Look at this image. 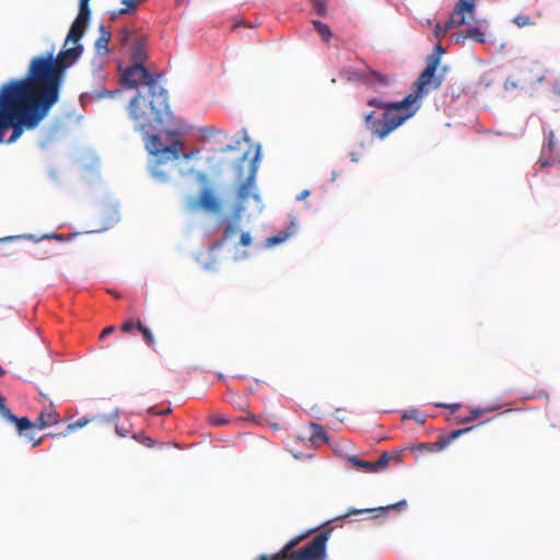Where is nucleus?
<instances>
[{"instance_id": "obj_42", "label": "nucleus", "mask_w": 560, "mask_h": 560, "mask_svg": "<svg viewBox=\"0 0 560 560\" xmlns=\"http://www.w3.org/2000/svg\"><path fill=\"white\" fill-rule=\"evenodd\" d=\"M310 196V190L304 189L300 192V195L296 197L298 200H304Z\"/></svg>"}, {"instance_id": "obj_33", "label": "nucleus", "mask_w": 560, "mask_h": 560, "mask_svg": "<svg viewBox=\"0 0 560 560\" xmlns=\"http://www.w3.org/2000/svg\"><path fill=\"white\" fill-rule=\"evenodd\" d=\"M514 22L518 25V26H526V25H529L532 22H530V18L527 16V15H518L514 19Z\"/></svg>"}, {"instance_id": "obj_12", "label": "nucleus", "mask_w": 560, "mask_h": 560, "mask_svg": "<svg viewBox=\"0 0 560 560\" xmlns=\"http://www.w3.org/2000/svg\"><path fill=\"white\" fill-rule=\"evenodd\" d=\"M147 37L143 35H136L131 47L132 62L143 63L147 59L145 52Z\"/></svg>"}, {"instance_id": "obj_29", "label": "nucleus", "mask_w": 560, "mask_h": 560, "mask_svg": "<svg viewBox=\"0 0 560 560\" xmlns=\"http://www.w3.org/2000/svg\"><path fill=\"white\" fill-rule=\"evenodd\" d=\"M313 7L319 15H325L327 12L326 0H313Z\"/></svg>"}, {"instance_id": "obj_60", "label": "nucleus", "mask_w": 560, "mask_h": 560, "mask_svg": "<svg viewBox=\"0 0 560 560\" xmlns=\"http://www.w3.org/2000/svg\"><path fill=\"white\" fill-rule=\"evenodd\" d=\"M113 294H114V296H115V298H117V299H118V298H120V295H119V294H117V293H113Z\"/></svg>"}, {"instance_id": "obj_57", "label": "nucleus", "mask_w": 560, "mask_h": 560, "mask_svg": "<svg viewBox=\"0 0 560 560\" xmlns=\"http://www.w3.org/2000/svg\"><path fill=\"white\" fill-rule=\"evenodd\" d=\"M5 374V371L0 366V377Z\"/></svg>"}, {"instance_id": "obj_11", "label": "nucleus", "mask_w": 560, "mask_h": 560, "mask_svg": "<svg viewBox=\"0 0 560 560\" xmlns=\"http://www.w3.org/2000/svg\"><path fill=\"white\" fill-rule=\"evenodd\" d=\"M471 430H472L471 427L454 430L450 434L441 436L438 441H435L433 443H420L418 445V450H424V451L434 452V453L441 452L447 445H450L455 439L459 438L460 435H463Z\"/></svg>"}, {"instance_id": "obj_44", "label": "nucleus", "mask_w": 560, "mask_h": 560, "mask_svg": "<svg viewBox=\"0 0 560 560\" xmlns=\"http://www.w3.org/2000/svg\"><path fill=\"white\" fill-rule=\"evenodd\" d=\"M457 421H458L459 423H466V422L472 421V418H471V416H470V415H469V416H467V417H457Z\"/></svg>"}, {"instance_id": "obj_18", "label": "nucleus", "mask_w": 560, "mask_h": 560, "mask_svg": "<svg viewBox=\"0 0 560 560\" xmlns=\"http://www.w3.org/2000/svg\"><path fill=\"white\" fill-rule=\"evenodd\" d=\"M310 430H311L310 439L314 444L318 443V442L327 441L326 432L322 425H319L317 423H311Z\"/></svg>"}, {"instance_id": "obj_56", "label": "nucleus", "mask_w": 560, "mask_h": 560, "mask_svg": "<svg viewBox=\"0 0 560 560\" xmlns=\"http://www.w3.org/2000/svg\"><path fill=\"white\" fill-rule=\"evenodd\" d=\"M116 432L120 436H125V433H122V430H120L118 427H116Z\"/></svg>"}, {"instance_id": "obj_17", "label": "nucleus", "mask_w": 560, "mask_h": 560, "mask_svg": "<svg viewBox=\"0 0 560 560\" xmlns=\"http://www.w3.org/2000/svg\"><path fill=\"white\" fill-rule=\"evenodd\" d=\"M349 462L358 469H362L365 472H377L375 462H369L358 458L357 456L349 457Z\"/></svg>"}, {"instance_id": "obj_20", "label": "nucleus", "mask_w": 560, "mask_h": 560, "mask_svg": "<svg viewBox=\"0 0 560 560\" xmlns=\"http://www.w3.org/2000/svg\"><path fill=\"white\" fill-rule=\"evenodd\" d=\"M141 332L143 340L147 346L153 348L155 346V339L149 327L144 326L141 320H138V329Z\"/></svg>"}, {"instance_id": "obj_32", "label": "nucleus", "mask_w": 560, "mask_h": 560, "mask_svg": "<svg viewBox=\"0 0 560 560\" xmlns=\"http://www.w3.org/2000/svg\"><path fill=\"white\" fill-rule=\"evenodd\" d=\"M200 131L203 137H210V136H213V135L220 132V130L218 128H215L214 126H205L200 129Z\"/></svg>"}, {"instance_id": "obj_10", "label": "nucleus", "mask_w": 560, "mask_h": 560, "mask_svg": "<svg viewBox=\"0 0 560 560\" xmlns=\"http://www.w3.org/2000/svg\"><path fill=\"white\" fill-rule=\"evenodd\" d=\"M476 0H458L453 12L450 14L448 26L456 27L466 22V15L474 16Z\"/></svg>"}, {"instance_id": "obj_3", "label": "nucleus", "mask_w": 560, "mask_h": 560, "mask_svg": "<svg viewBox=\"0 0 560 560\" xmlns=\"http://www.w3.org/2000/svg\"><path fill=\"white\" fill-rule=\"evenodd\" d=\"M124 83L130 89L148 88L147 93L137 92L129 103V116L135 128L142 133L154 129L170 115L166 90L160 84L162 73L150 72L143 63L132 62L121 73Z\"/></svg>"}, {"instance_id": "obj_54", "label": "nucleus", "mask_w": 560, "mask_h": 560, "mask_svg": "<svg viewBox=\"0 0 560 560\" xmlns=\"http://www.w3.org/2000/svg\"><path fill=\"white\" fill-rule=\"evenodd\" d=\"M171 411H172L171 408H166V409H164V410H162L160 412H156V415H159V416H166V415L171 413Z\"/></svg>"}, {"instance_id": "obj_13", "label": "nucleus", "mask_w": 560, "mask_h": 560, "mask_svg": "<svg viewBox=\"0 0 560 560\" xmlns=\"http://www.w3.org/2000/svg\"><path fill=\"white\" fill-rule=\"evenodd\" d=\"M452 38L456 44L460 43L462 40H465L466 38H471L478 43H485L486 40L485 33L478 27H471L466 32L458 31L455 34H453Z\"/></svg>"}, {"instance_id": "obj_46", "label": "nucleus", "mask_w": 560, "mask_h": 560, "mask_svg": "<svg viewBox=\"0 0 560 560\" xmlns=\"http://www.w3.org/2000/svg\"><path fill=\"white\" fill-rule=\"evenodd\" d=\"M27 438H28V439H30V441L32 442V446H33V447H35V446H37V445H39V444H40V442H42V439H37V440H35L32 435H27Z\"/></svg>"}, {"instance_id": "obj_21", "label": "nucleus", "mask_w": 560, "mask_h": 560, "mask_svg": "<svg viewBox=\"0 0 560 560\" xmlns=\"http://www.w3.org/2000/svg\"><path fill=\"white\" fill-rule=\"evenodd\" d=\"M313 25L315 27V30L317 31V33L322 36V38L325 40V42H329L330 37H331V31L329 28V26L320 21H313Z\"/></svg>"}, {"instance_id": "obj_49", "label": "nucleus", "mask_w": 560, "mask_h": 560, "mask_svg": "<svg viewBox=\"0 0 560 560\" xmlns=\"http://www.w3.org/2000/svg\"><path fill=\"white\" fill-rule=\"evenodd\" d=\"M8 407L4 405V398L0 395V415L7 409Z\"/></svg>"}, {"instance_id": "obj_51", "label": "nucleus", "mask_w": 560, "mask_h": 560, "mask_svg": "<svg viewBox=\"0 0 560 560\" xmlns=\"http://www.w3.org/2000/svg\"><path fill=\"white\" fill-rule=\"evenodd\" d=\"M106 94H109V92L105 89H103L101 92H97L95 95L96 97L101 98L103 96H105Z\"/></svg>"}, {"instance_id": "obj_5", "label": "nucleus", "mask_w": 560, "mask_h": 560, "mask_svg": "<svg viewBox=\"0 0 560 560\" xmlns=\"http://www.w3.org/2000/svg\"><path fill=\"white\" fill-rule=\"evenodd\" d=\"M38 126L22 103L18 85L4 82L0 86V144L16 142L25 131Z\"/></svg>"}, {"instance_id": "obj_4", "label": "nucleus", "mask_w": 560, "mask_h": 560, "mask_svg": "<svg viewBox=\"0 0 560 560\" xmlns=\"http://www.w3.org/2000/svg\"><path fill=\"white\" fill-rule=\"evenodd\" d=\"M150 130L143 136L145 149L154 158L150 164L151 176L160 184H168L178 171L176 161L180 156L190 160L195 152H183L184 142L176 131H167V142H163L159 135H149Z\"/></svg>"}, {"instance_id": "obj_58", "label": "nucleus", "mask_w": 560, "mask_h": 560, "mask_svg": "<svg viewBox=\"0 0 560 560\" xmlns=\"http://www.w3.org/2000/svg\"><path fill=\"white\" fill-rule=\"evenodd\" d=\"M232 149H233L232 145H228L223 151H230Z\"/></svg>"}, {"instance_id": "obj_22", "label": "nucleus", "mask_w": 560, "mask_h": 560, "mask_svg": "<svg viewBox=\"0 0 560 560\" xmlns=\"http://www.w3.org/2000/svg\"><path fill=\"white\" fill-rule=\"evenodd\" d=\"M91 422V420L86 417H83V418H80L73 422H70L67 428H66V434H69L75 430H79V429H82L83 427H85L86 424H89Z\"/></svg>"}, {"instance_id": "obj_39", "label": "nucleus", "mask_w": 560, "mask_h": 560, "mask_svg": "<svg viewBox=\"0 0 560 560\" xmlns=\"http://www.w3.org/2000/svg\"><path fill=\"white\" fill-rule=\"evenodd\" d=\"M115 330V327L114 326H107L105 327L102 332H101V336L100 338L101 339H104L105 337L109 336L110 334H113Z\"/></svg>"}, {"instance_id": "obj_53", "label": "nucleus", "mask_w": 560, "mask_h": 560, "mask_svg": "<svg viewBox=\"0 0 560 560\" xmlns=\"http://www.w3.org/2000/svg\"><path fill=\"white\" fill-rule=\"evenodd\" d=\"M446 407L448 409H451L452 412H455L459 408V405L458 404H453V405H447Z\"/></svg>"}, {"instance_id": "obj_59", "label": "nucleus", "mask_w": 560, "mask_h": 560, "mask_svg": "<svg viewBox=\"0 0 560 560\" xmlns=\"http://www.w3.org/2000/svg\"><path fill=\"white\" fill-rule=\"evenodd\" d=\"M244 140L245 141H249V138H248V136L246 133H245Z\"/></svg>"}, {"instance_id": "obj_7", "label": "nucleus", "mask_w": 560, "mask_h": 560, "mask_svg": "<svg viewBox=\"0 0 560 560\" xmlns=\"http://www.w3.org/2000/svg\"><path fill=\"white\" fill-rule=\"evenodd\" d=\"M339 77L342 80L354 83H363L374 90L378 86H386L389 78L376 70L366 67L365 70H357L353 67H345L340 70Z\"/></svg>"}, {"instance_id": "obj_16", "label": "nucleus", "mask_w": 560, "mask_h": 560, "mask_svg": "<svg viewBox=\"0 0 560 560\" xmlns=\"http://www.w3.org/2000/svg\"><path fill=\"white\" fill-rule=\"evenodd\" d=\"M33 258L37 260H45L58 255L52 246L49 245H37L31 252Z\"/></svg>"}, {"instance_id": "obj_48", "label": "nucleus", "mask_w": 560, "mask_h": 560, "mask_svg": "<svg viewBox=\"0 0 560 560\" xmlns=\"http://www.w3.org/2000/svg\"><path fill=\"white\" fill-rule=\"evenodd\" d=\"M129 35H130V34H129V32H128V31H124V32H122V37H121V43H122V44H126V43H127V40L129 39Z\"/></svg>"}, {"instance_id": "obj_38", "label": "nucleus", "mask_w": 560, "mask_h": 560, "mask_svg": "<svg viewBox=\"0 0 560 560\" xmlns=\"http://www.w3.org/2000/svg\"><path fill=\"white\" fill-rule=\"evenodd\" d=\"M133 438L138 441H140L141 443L145 444L147 446H152L153 445V442H152V439L149 438V436H138L137 434L133 435Z\"/></svg>"}, {"instance_id": "obj_30", "label": "nucleus", "mask_w": 560, "mask_h": 560, "mask_svg": "<svg viewBox=\"0 0 560 560\" xmlns=\"http://www.w3.org/2000/svg\"><path fill=\"white\" fill-rule=\"evenodd\" d=\"M236 232L237 228L234 223L228 224L223 233L224 240L232 238L236 234Z\"/></svg>"}, {"instance_id": "obj_35", "label": "nucleus", "mask_w": 560, "mask_h": 560, "mask_svg": "<svg viewBox=\"0 0 560 560\" xmlns=\"http://www.w3.org/2000/svg\"><path fill=\"white\" fill-rule=\"evenodd\" d=\"M49 427L48 422L44 419V417L39 413L36 421L33 422V428L44 429Z\"/></svg>"}, {"instance_id": "obj_24", "label": "nucleus", "mask_w": 560, "mask_h": 560, "mask_svg": "<svg viewBox=\"0 0 560 560\" xmlns=\"http://www.w3.org/2000/svg\"><path fill=\"white\" fill-rule=\"evenodd\" d=\"M138 320L135 318L126 319L120 326V330L126 334H130L133 329H138Z\"/></svg>"}, {"instance_id": "obj_34", "label": "nucleus", "mask_w": 560, "mask_h": 560, "mask_svg": "<svg viewBox=\"0 0 560 560\" xmlns=\"http://www.w3.org/2000/svg\"><path fill=\"white\" fill-rule=\"evenodd\" d=\"M49 427L48 422L44 419V417L39 413L36 421L33 422V428L44 429Z\"/></svg>"}, {"instance_id": "obj_9", "label": "nucleus", "mask_w": 560, "mask_h": 560, "mask_svg": "<svg viewBox=\"0 0 560 560\" xmlns=\"http://www.w3.org/2000/svg\"><path fill=\"white\" fill-rule=\"evenodd\" d=\"M188 208L191 210L200 208L208 212L218 213L221 211L222 202L215 189L211 186H206L200 190L197 200L189 201Z\"/></svg>"}, {"instance_id": "obj_40", "label": "nucleus", "mask_w": 560, "mask_h": 560, "mask_svg": "<svg viewBox=\"0 0 560 560\" xmlns=\"http://www.w3.org/2000/svg\"><path fill=\"white\" fill-rule=\"evenodd\" d=\"M228 422H229L228 420H225L224 418L218 417V416L212 418V423L215 424V425H222V424H225Z\"/></svg>"}, {"instance_id": "obj_2", "label": "nucleus", "mask_w": 560, "mask_h": 560, "mask_svg": "<svg viewBox=\"0 0 560 560\" xmlns=\"http://www.w3.org/2000/svg\"><path fill=\"white\" fill-rule=\"evenodd\" d=\"M440 63L439 55H430L427 66L420 73L409 93L400 102H383L376 97L368 101V105L383 110L382 119L375 118V112L365 115L366 129L380 139H385L392 131L401 126L419 109L417 102L427 95L430 90L439 89L442 79L435 75Z\"/></svg>"}, {"instance_id": "obj_27", "label": "nucleus", "mask_w": 560, "mask_h": 560, "mask_svg": "<svg viewBox=\"0 0 560 560\" xmlns=\"http://www.w3.org/2000/svg\"><path fill=\"white\" fill-rule=\"evenodd\" d=\"M392 458L390 454L387 453V452H384L377 460H375V465H376V468H377V472L382 469H384L385 467H387L388 463H389V459Z\"/></svg>"}, {"instance_id": "obj_52", "label": "nucleus", "mask_w": 560, "mask_h": 560, "mask_svg": "<svg viewBox=\"0 0 560 560\" xmlns=\"http://www.w3.org/2000/svg\"><path fill=\"white\" fill-rule=\"evenodd\" d=\"M406 504V501L398 502L397 504L388 505L386 509H395Z\"/></svg>"}, {"instance_id": "obj_14", "label": "nucleus", "mask_w": 560, "mask_h": 560, "mask_svg": "<svg viewBox=\"0 0 560 560\" xmlns=\"http://www.w3.org/2000/svg\"><path fill=\"white\" fill-rule=\"evenodd\" d=\"M1 416L9 422L14 423L20 433L33 428V422L27 417L18 418L9 408L4 409Z\"/></svg>"}, {"instance_id": "obj_6", "label": "nucleus", "mask_w": 560, "mask_h": 560, "mask_svg": "<svg viewBox=\"0 0 560 560\" xmlns=\"http://www.w3.org/2000/svg\"><path fill=\"white\" fill-rule=\"evenodd\" d=\"M331 528L319 532L308 544L301 548H293L291 560H326L327 541L331 535Z\"/></svg>"}, {"instance_id": "obj_23", "label": "nucleus", "mask_w": 560, "mask_h": 560, "mask_svg": "<svg viewBox=\"0 0 560 560\" xmlns=\"http://www.w3.org/2000/svg\"><path fill=\"white\" fill-rule=\"evenodd\" d=\"M402 419H412L419 424H423L425 422L424 416H422L417 409L407 410L402 415Z\"/></svg>"}, {"instance_id": "obj_47", "label": "nucleus", "mask_w": 560, "mask_h": 560, "mask_svg": "<svg viewBox=\"0 0 560 560\" xmlns=\"http://www.w3.org/2000/svg\"><path fill=\"white\" fill-rule=\"evenodd\" d=\"M548 148H549V151H552V150H553V148H555V141H553V135H552V132L550 133V137H549Z\"/></svg>"}, {"instance_id": "obj_26", "label": "nucleus", "mask_w": 560, "mask_h": 560, "mask_svg": "<svg viewBox=\"0 0 560 560\" xmlns=\"http://www.w3.org/2000/svg\"><path fill=\"white\" fill-rule=\"evenodd\" d=\"M40 415L48 422L49 425L56 424L59 420V415L50 409L49 411H42Z\"/></svg>"}, {"instance_id": "obj_43", "label": "nucleus", "mask_w": 560, "mask_h": 560, "mask_svg": "<svg viewBox=\"0 0 560 560\" xmlns=\"http://www.w3.org/2000/svg\"><path fill=\"white\" fill-rule=\"evenodd\" d=\"M482 411L480 409H472L470 410V416L472 418V420L479 418L481 416Z\"/></svg>"}, {"instance_id": "obj_31", "label": "nucleus", "mask_w": 560, "mask_h": 560, "mask_svg": "<svg viewBox=\"0 0 560 560\" xmlns=\"http://www.w3.org/2000/svg\"><path fill=\"white\" fill-rule=\"evenodd\" d=\"M288 236H289L288 234H284V235H277V236L269 237V238H267V245L273 246V245L280 244V243L284 242L288 238Z\"/></svg>"}, {"instance_id": "obj_50", "label": "nucleus", "mask_w": 560, "mask_h": 560, "mask_svg": "<svg viewBox=\"0 0 560 560\" xmlns=\"http://www.w3.org/2000/svg\"><path fill=\"white\" fill-rule=\"evenodd\" d=\"M246 158H247V153H245V154L240 159V161H238V162H240V163H243V162L246 160ZM237 167H238V173H241V168H242L241 164H238V165H237ZM238 177H241V174H238Z\"/></svg>"}, {"instance_id": "obj_55", "label": "nucleus", "mask_w": 560, "mask_h": 560, "mask_svg": "<svg viewBox=\"0 0 560 560\" xmlns=\"http://www.w3.org/2000/svg\"><path fill=\"white\" fill-rule=\"evenodd\" d=\"M553 92L558 95H560V83H557L555 86H553Z\"/></svg>"}, {"instance_id": "obj_19", "label": "nucleus", "mask_w": 560, "mask_h": 560, "mask_svg": "<svg viewBox=\"0 0 560 560\" xmlns=\"http://www.w3.org/2000/svg\"><path fill=\"white\" fill-rule=\"evenodd\" d=\"M16 238H26V240H33L34 242H39L42 240H47V238H55V240H58V241H62L63 236L59 235V234H56V233H51V234L44 235L40 238H35L34 235L23 234V235L3 237L0 241L1 242H8V241L16 240Z\"/></svg>"}, {"instance_id": "obj_28", "label": "nucleus", "mask_w": 560, "mask_h": 560, "mask_svg": "<svg viewBox=\"0 0 560 560\" xmlns=\"http://www.w3.org/2000/svg\"><path fill=\"white\" fill-rule=\"evenodd\" d=\"M122 4H125L126 7L119 10L120 14L132 12L138 7V2L136 0H122Z\"/></svg>"}, {"instance_id": "obj_1", "label": "nucleus", "mask_w": 560, "mask_h": 560, "mask_svg": "<svg viewBox=\"0 0 560 560\" xmlns=\"http://www.w3.org/2000/svg\"><path fill=\"white\" fill-rule=\"evenodd\" d=\"M89 20V2L80 0L79 13L65 40V49L60 50L56 58L52 52L34 57L25 78L9 80L10 83L18 85L22 103L37 126L59 101L65 70L83 52V46L79 42L85 33Z\"/></svg>"}, {"instance_id": "obj_8", "label": "nucleus", "mask_w": 560, "mask_h": 560, "mask_svg": "<svg viewBox=\"0 0 560 560\" xmlns=\"http://www.w3.org/2000/svg\"><path fill=\"white\" fill-rule=\"evenodd\" d=\"M260 154V145H257L254 161L250 165L249 174L246 179L238 185L237 194H236V206L234 210L235 221H238L241 218V213L244 211V203L249 197H253L257 202H260V198L257 192H255V176H256V161L259 159Z\"/></svg>"}, {"instance_id": "obj_36", "label": "nucleus", "mask_w": 560, "mask_h": 560, "mask_svg": "<svg viewBox=\"0 0 560 560\" xmlns=\"http://www.w3.org/2000/svg\"><path fill=\"white\" fill-rule=\"evenodd\" d=\"M518 82L513 78H508L504 82V89L506 91L518 88Z\"/></svg>"}, {"instance_id": "obj_45", "label": "nucleus", "mask_w": 560, "mask_h": 560, "mask_svg": "<svg viewBox=\"0 0 560 560\" xmlns=\"http://www.w3.org/2000/svg\"><path fill=\"white\" fill-rule=\"evenodd\" d=\"M434 50H435V52H434L433 55H439L440 57H441V55H442V54H444V51H445L441 44H438V45L435 46V49H434Z\"/></svg>"}, {"instance_id": "obj_15", "label": "nucleus", "mask_w": 560, "mask_h": 560, "mask_svg": "<svg viewBox=\"0 0 560 560\" xmlns=\"http://www.w3.org/2000/svg\"><path fill=\"white\" fill-rule=\"evenodd\" d=\"M100 35L97 39L95 40V49L98 55H106L108 54V44L112 38V34L109 31L105 28L103 24L100 25Z\"/></svg>"}, {"instance_id": "obj_25", "label": "nucleus", "mask_w": 560, "mask_h": 560, "mask_svg": "<svg viewBox=\"0 0 560 560\" xmlns=\"http://www.w3.org/2000/svg\"><path fill=\"white\" fill-rule=\"evenodd\" d=\"M452 27L448 26V23L445 22L444 24H440L438 23L435 26H434V36L438 38V39H442L443 37H445L446 33L448 32V30H451Z\"/></svg>"}, {"instance_id": "obj_41", "label": "nucleus", "mask_w": 560, "mask_h": 560, "mask_svg": "<svg viewBox=\"0 0 560 560\" xmlns=\"http://www.w3.org/2000/svg\"><path fill=\"white\" fill-rule=\"evenodd\" d=\"M538 164L540 165L541 168H545V167H548L550 165V161L547 160V159L540 158L538 160Z\"/></svg>"}, {"instance_id": "obj_37", "label": "nucleus", "mask_w": 560, "mask_h": 560, "mask_svg": "<svg viewBox=\"0 0 560 560\" xmlns=\"http://www.w3.org/2000/svg\"><path fill=\"white\" fill-rule=\"evenodd\" d=\"M252 243V237L248 232H243L240 238V245L248 246Z\"/></svg>"}]
</instances>
